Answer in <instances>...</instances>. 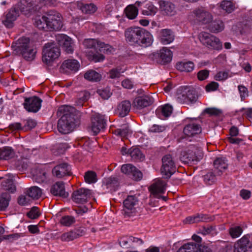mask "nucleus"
<instances>
[{"label": "nucleus", "instance_id": "f257e3e1", "mask_svg": "<svg viewBox=\"0 0 252 252\" xmlns=\"http://www.w3.org/2000/svg\"><path fill=\"white\" fill-rule=\"evenodd\" d=\"M126 40L130 45L143 48L150 46L153 43L152 34L147 31L139 27H131L125 32Z\"/></svg>", "mask_w": 252, "mask_h": 252}, {"label": "nucleus", "instance_id": "f03ea898", "mask_svg": "<svg viewBox=\"0 0 252 252\" xmlns=\"http://www.w3.org/2000/svg\"><path fill=\"white\" fill-rule=\"evenodd\" d=\"M74 107L70 106H62L60 107L58 115L61 116L58 123V129L62 134H67L71 132L74 126L75 115Z\"/></svg>", "mask_w": 252, "mask_h": 252}, {"label": "nucleus", "instance_id": "7ed1b4c3", "mask_svg": "<svg viewBox=\"0 0 252 252\" xmlns=\"http://www.w3.org/2000/svg\"><path fill=\"white\" fill-rule=\"evenodd\" d=\"M15 44L13 43L12 47L17 54L21 55L27 61H32L34 59L37 51L35 48L30 46L29 38L22 37Z\"/></svg>", "mask_w": 252, "mask_h": 252}, {"label": "nucleus", "instance_id": "20e7f679", "mask_svg": "<svg viewBox=\"0 0 252 252\" xmlns=\"http://www.w3.org/2000/svg\"><path fill=\"white\" fill-rule=\"evenodd\" d=\"M198 94L193 88L183 86L180 88L177 93V101L181 103L190 102H195L198 99Z\"/></svg>", "mask_w": 252, "mask_h": 252}, {"label": "nucleus", "instance_id": "39448f33", "mask_svg": "<svg viewBox=\"0 0 252 252\" xmlns=\"http://www.w3.org/2000/svg\"><path fill=\"white\" fill-rule=\"evenodd\" d=\"M42 55V61L49 64L59 57L60 50L55 43L49 42L43 46Z\"/></svg>", "mask_w": 252, "mask_h": 252}, {"label": "nucleus", "instance_id": "423d86ee", "mask_svg": "<svg viewBox=\"0 0 252 252\" xmlns=\"http://www.w3.org/2000/svg\"><path fill=\"white\" fill-rule=\"evenodd\" d=\"M161 174L163 178L169 179L176 171L175 162L172 156L167 154L162 158Z\"/></svg>", "mask_w": 252, "mask_h": 252}, {"label": "nucleus", "instance_id": "0eeeda50", "mask_svg": "<svg viewBox=\"0 0 252 252\" xmlns=\"http://www.w3.org/2000/svg\"><path fill=\"white\" fill-rule=\"evenodd\" d=\"M189 18L200 24H207L212 21L213 17L208 11L203 7H198L190 13Z\"/></svg>", "mask_w": 252, "mask_h": 252}, {"label": "nucleus", "instance_id": "6e6552de", "mask_svg": "<svg viewBox=\"0 0 252 252\" xmlns=\"http://www.w3.org/2000/svg\"><path fill=\"white\" fill-rule=\"evenodd\" d=\"M202 43L209 49L219 50L222 49V44L216 36L208 32H202L199 34Z\"/></svg>", "mask_w": 252, "mask_h": 252}, {"label": "nucleus", "instance_id": "1a4fd4ad", "mask_svg": "<svg viewBox=\"0 0 252 252\" xmlns=\"http://www.w3.org/2000/svg\"><path fill=\"white\" fill-rule=\"evenodd\" d=\"M150 58L158 63L164 64L171 61L172 52L166 47H163L157 52L151 54Z\"/></svg>", "mask_w": 252, "mask_h": 252}, {"label": "nucleus", "instance_id": "9d476101", "mask_svg": "<svg viewBox=\"0 0 252 252\" xmlns=\"http://www.w3.org/2000/svg\"><path fill=\"white\" fill-rule=\"evenodd\" d=\"M47 18L48 31H58L62 28V17L59 12L54 10H50L48 12Z\"/></svg>", "mask_w": 252, "mask_h": 252}, {"label": "nucleus", "instance_id": "9b49d317", "mask_svg": "<svg viewBox=\"0 0 252 252\" xmlns=\"http://www.w3.org/2000/svg\"><path fill=\"white\" fill-rule=\"evenodd\" d=\"M203 158L202 152L196 151L191 149H189L187 151L181 153L180 158V160L185 163L187 164H196Z\"/></svg>", "mask_w": 252, "mask_h": 252}, {"label": "nucleus", "instance_id": "f8f14e48", "mask_svg": "<svg viewBox=\"0 0 252 252\" xmlns=\"http://www.w3.org/2000/svg\"><path fill=\"white\" fill-rule=\"evenodd\" d=\"M22 2H19L16 6L11 8L5 16V19L3 21V24L7 28L13 27V22L19 15V11H24V7L22 6Z\"/></svg>", "mask_w": 252, "mask_h": 252}, {"label": "nucleus", "instance_id": "ddd939ff", "mask_svg": "<svg viewBox=\"0 0 252 252\" xmlns=\"http://www.w3.org/2000/svg\"><path fill=\"white\" fill-rule=\"evenodd\" d=\"M91 194V190L89 189L80 188L74 191L71 195L72 200L76 203L83 204L87 202Z\"/></svg>", "mask_w": 252, "mask_h": 252}, {"label": "nucleus", "instance_id": "4468645a", "mask_svg": "<svg viewBox=\"0 0 252 252\" xmlns=\"http://www.w3.org/2000/svg\"><path fill=\"white\" fill-rule=\"evenodd\" d=\"M106 122L104 116L100 114H95L92 117L91 129L94 135L97 134L105 128Z\"/></svg>", "mask_w": 252, "mask_h": 252}, {"label": "nucleus", "instance_id": "2eb2a0df", "mask_svg": "<svg viewBox=\"0 0 252 252\" xmlns=\"http://www.w3.org/2000/svg\"><path fill=\"white\" fill-rule=\"evenodd\" d=\"M121 170L122 173L129 176L135 181H140L142 178V173L132 164H124Z\"/></svg>", "mask_w": 252, "mask_h": 252}, {"label": "nucleus", "instance_id": "dca6fc26", "mask_svg": "<svg viewBox=\"0 0 252 252\" xmlns=\"http://www.w3.org/2000/svg\"><path fill=\"white\" fill-rule=\"evenodd\" d=\"M42 100L37 96L26 98L23 104L24 108L28 112H37L41 107Z\"/></svg>", "mask_w": 252, "mask_h": 252}, {"label": "nucleus", "instance_id": "f3484780", "mask_svg": "<svg viewBox=\"0 0 252 252\" xmlns=\"http://www.w3.org/2000/svg\"><path fill=\"white\" fill-rule=\"evenodd\" d=\"M249 235H244L234 246V252H247L252 248V242Z\"/></svg>", "mask_w": 252, "mask_h": 252}, {"label": "nucleus", "instance_id": "a211bd4d", "mask_svg": "<svg viewBox=\"0 0 252 252\" xmlns=\"http://www.w3.org/2000/svg\"><path fill=\"white\" fill-rule=\"evenodd\" d=\"M138 202V199L135 195L127 196L123 202L125 214L130 216L131 214L135 213Z\"/></svg>", "mask_w": 252, "mask_h": 252}, {"label": "nucleus", "instance_id": "6ab92c4d", "mask_svg": "<svg viewBox=\"0 0 252 252\" xmlns=\"http://www.w3.org/2000/svg\"><path fill=\"white\" fill-rule=\"evenodd\" d=\"M52 174L58 178H62L65 176H70L72 173L70 165L63 162L55 166L52 169Z\"/></svg>", "mask_w": 252, "mask_h": 252}, {"label": "nucleus", "instance_id": "aec40b11", "mask_svg": "<svg viewBox=\"0 0 252 252\" xmlns=\"http://www.w3.org/2000/svg\"><path fill=\"white\" fill-rule=\"evenodd\" d=\"M56 40L67 53L73 52V42L70 37L65 34H59L56 36Z\"/></svg>", "mask_w": 252, "mask_h": 252}, {"label": "nucleus", "instance_id": "412c9836", "mask_svg": "<svg viewBox=\"0 0 252 252\" xmlns=\"http://www.w3.org/2000/svg\"><path fill=\"white\" fill-rule=\"evenodd\" d=\"M50 192L54 196L63 198H67L69 195L68 193L65 191L64 184L63 182H57L52 186Z\"/></svg>", "mask_w": 252, "mask_h": 252}, {"label": "nucleus", "instance_id": "4be33fe9", "mask_svg": "<svg viewBox=\"0 0 252 252\" xmlns=\"http://www.w3.org/2000/svg\"><path fill=\"white\" fill-rule=\"evenodd\" d=\"M166 183L165 181L158 179L150 187L149 190L154 196L165 192L166 188Z\"/></svg>", "mask_w": 252, "mask_h": 252}, {"label": "nucleus", "instance_id": "5701e85b", "mask_svg": "<svg viewBox=\"0 0 252 252\" xmlns=\"http://www.w3.org/2000/svg\"><path fill=\"white\" fill-rule=\"evenodd\" d=\"M158 3L163 14L171 16L176 14L175 5L171 2L161 0Z\"/></svg>", "mask_w": 252, "mask_h": 252}, {"label": "nucleus", "instance_id": "b1692460", "mask_svg": "<svg viewBox=\"0 0 252 252\" xmlns=\"http://www.w3.org/2000/svg\"><path fill=\"white\" fill-rule=\"evenodd\" d=\"M153 103V98L148 95L138 96L133 101V105L138 109H142L150 105Z\"/></svg>", "mask_w": 252, "mask_h": 252}, {"label": "nucleus", "instance_id": "393cba45", "mask_svg": "<svg viewBox=\"0 0 252 252\" xmlns=\"http://www.w3.org/2000/svg\"><path fill=\"white\" fill-rule=\"evenodd\" d=\"M214 172L217 175H221L228 167V164L225 158H217L214 161Z\"/></svg>", "mask_w": 252, "mask_h": 252}, {"label": "nucleus", "instance_id": "a878e982", "mask_svg": "<svg viewBox=\"0 0 252 252\" xmlns=\"http://www.w3.org/2000/svg\"><path fill=\"white\" fill-rule=\"evenodd\" d=\"M160 41L163 44L171 43L174 39L173 32L169 29H163L160 32Z\"/></svg>", "mask_w": 252, "mask_h": 252}, {"label": "nucleus", "instance_id": "bb28decb", "mask_svg": "<svg viewBox=\"0 0 252 252\" xmlns=\"http://www.w3.org/2000/svg\"><path fill=\"white\" fill-rule=\"evenodd\" d=\"M201 132V128L199 125L189 124L187 125L184 129V133L188 136H193Z\"/></svg>", "mask_w": 252, "mask_h": 252}, {"label": "nucleus", "instance_id": "cd10ccee", "mask_svg": "<svg viewBox=\"0 0 252 252\" xmlns=\"http://www.w3.org/2000/svg\"><path fill=\"white\" fill-rule=\"evenodd\" d=\"M172 110V107L167 104L158 108L156 111V114L159 118L163 119L170 116Z\"/></svg>", "mask_w": 252, "mask_h": 252}, {"label": "nucleus", "instance_id": "c85d7f7f", "mask_svg": "<svg viewBox=\"0 0 252 252\" xmlns=\"http://www.w3.org/2000/svg\"><path fill=\"white\" fill-rule=\"evenodd\" d=\"M102 184L103 186H106V188L115 191L118 187L119 182L117 177L111 176L104 178L103 180Z\"/></svg>", "mask_w": 252, "mask_h": 252}, {"label": "nucleus", "instance_id": "c756f323", "mask_svg": "<svg viewBox=\"0 0 252 252\" xmlns=\"http://www.w3.org/2000/svg\"><path fill=\"white\" fill-rule=\"evenodd\" d=\"M79 67L80 64L79 62L74 59H68L64 61L61 66V68L63 70L67 69L74 72L77 71Z\"/></svg>", "mask_w": 252, "mask_h": 252}, {"label": "nucleus", "instance_id": "7c9ffc66", "mask_svg": "<svg viewBox=\"0 0 252 252\" xmlns=\"http://www.w3.org/2000/svg\"><path fill=\"white\" fill-rule=\"evenodd\" d=\"M131 108V103L128 100L122 101L118 106L119 116L121 117H124L126 116L130 111Z\"/></svg>", "mask_w": 252, "mask_h": 252}, {"label": "nucleus", "instance_id": "2f4dec72", "mask_svg": "<svg viewBox=\"0 0 252 252\" xmlns=\"http://www.w3.org/2000/svg\"><path fill=\"white\" fill-rule=\"evenodd\" d=\"M48 12L45 15L40 17H36L34 18V24L39 29L48 31V25H47Z\"/></svg>", "mask_w": 252, "mask_h": 252}, {"label": "nucleus", "instance_id": "473e14b6", "mask_svg": "<svg viewBox=\"0 0 252 252\" xmlns=\"http://www.w3.org/2000/svg\"><path fill=\"white\" fill-rule=\"evenodd\" d=\"M77 7L80 9L83 13L85 14L94 13L96 10V6L93 3H84L82 2H78Z\"/></svg>", "mask_w": 252, "mask_h": 252}, {"label": "nucleus", "instance_id": "72a5a7b5", "mask_svg": "<svg viewBox=\"0 0 252 252\" xmlns=\"http://www.w3.org/2000/svg\"><path fill=\"white\" fill-rule=\"evenodd\" d=\"M194 67V64L191 61L181 62L176 63V68L181 71L190 72Z\"/></svg>", "mask_w": 252, "mask_h": 252}, {"label": "nucleus", "instance_id": "f704fd0d", "mask_svg": "<svg viewBox=\"0 0 252 252\" xmlns=\"http://www.w3.org/2000/svg\"><path fill=\"white\" fill-rule=\"evenodd\" d=\"M224 24L222 21L218 20H215L209 25L208 29L212 32L218 33L224 29Z\"/></svg>", "mask_w": 252, "mask_h": 252}, {"label": "nucleus", "instance_id": "c9c22d12", "mask_svg": "<svg viewBox=\"0 0 252 252\" xmlns=\"http://www.w3.org/2000/svg\"><path fill=\"white\" fill-rule=\"evenodd\" d=\"M129 152L132 160L134 161H142L144 159V156L138 148L131 147L129 149Z\"/></svg>", "mask_w": 252, "mask_h": 252}, {"label": "nucleus", "instance_id": "e433bc0d", "mask_svg": "<svg viewBox=\"0 0 252 252\" xmlns=\"http://www.w3.org/2000/svg\"><path fill=\"white\" fill-rule=\"evenodd\" d=\"M14 152L10 147H4L0 149V159H8L14 157Z\"/></svg>", "mask_w": 252, "mask_h": 252}, {"label": "nucleus", "instance_id": "4c0bfd02", "mask_svg": "<svg viewBox=\"0 0 252 252\" xmlns=\"http://www.w3.org/2000/svg\"><path fill=\"white\" fill-rule=\"evenodd\" d=\"M84 78L89 81L98 82L100 80L101 75L95 70H89L84 74Z\"/></svg>", "mask_w": 252, "mask_h": 252}, {"label": "nucleus", "instance_id": "58836bf2", "mask_svg": "<svg viewBox=\"0 0 252 252\" xmlns=\"http://www.w3.org/2000/svg\"><path fill=\"white\" fill-rule=\"evenodd\" d=\"M197 244L194 242H189L183 245L177 252H198Z\"/></svg>", "mask_w": 252, "mask_h": 252}, {"label": "nucleus", "instance_id": "ea45409f", "mask_svg": "<svg viewBox=\"0 0 252 252\" xmlns=\"http://www.w3.org/2000/svg\"><path fill=\"white\" fill-rule=\"evenodd\" d=\"M11 196L9 193H2L0 196V210L3 211L6 209L9 205Z\"/></svg>", "mask_w": 252, "mask_h": 252}, {"label": "nucleus", "instance_id": "a19ab883", "mask_svg": "<svg viewBox=\"0 0 252 252\" xmlns=\"http://www.w3.org/2000/svg\"><path fill=\"white\" fill-rule=\"evenodd\" d=\"M125 12L128 19H134L138 14V10L133 4H130L125 8Z\"/></svg>", "mask_w": 252, "mask_h": 252}, {"label": "nucleus", "instance_id": "79ce46f5", "mask_svg": "<svg viewBox=\"0 0 252 252\" xmlns=\"http://www.w3.org/2000/svg\"><path fill=\"white\" fill-rule=\"evenodd\" d=\"M220 7L227 13L232 12L235 8L234 4L230 0H222L220 5Z\"/></svg>", "mask_w": 252, "mask_h": 252}, {"label": "nucleus", "instance_id": "37998d69", "mask_svg": "<svg viewBox=\"0 0 252 252\" xmlns=\"http://www.w3.org/2000/svg\"><path fill=\"white\" fill-rule=\"evenodd\" d=\"M27 194L29 197L33 199H38L41 196L42 191L39 188L33 186L29 189L27 190Z\"/></svg>", "mask_w": 252, "mask_h": 252}, {"label": "nucleus", "instance_id": "c03bdc74", "mask_svg": "<svg viewBox=\"0 0 252 252\" xmlns=\"http://www.w3.org/2000/svg\"><path fill=\"white\" fill-rule=\"evenodd\" d=\"M129 132V126L127 124L122 125L120 128L116 129L113 133L121 137H126Z\"/></svg>", "mask_w": 252, "mask_h": 252}, {"label": "nucleus", "instance_id": "a18cd8bd", "mask_svg": "<svg viewBox=\"0 0 252 252\" xmlns=\"http://www.w3.org/2000/svg\"><path fill=\"white\" fill-rule=\"evenodd\" d=\"M2 186L4 189L8 190L13 193L16 190V187L13 183V181L11 179H7L2 182Z\"/></svg>", "mask_w": 252, "mask_h": 252}, {"label": "nucleus", "instance_id": "49530a36", "mask_svg": "<svg viewBox=\"0 0 252 252\" xmlns=\"http://www.w3.org/2000/svg\"><path fill=\"white\" fill-rule=\"evenodd\" d=\"M100 41L94 39H85L83 42L84 46L87 48L96 49L99 47Z\"/></svg>", "mask_w": 252, "mask_h": 252}, {"label": "nucleus", "instance_id": "de8ad7c7", "mask_svg": "<svg viewBox=\"0 0 252 252\" xmlns=\"http://www.w3.org/2000/svg\"><path fill=\"white\" fill-rule=\"evenodd\" d=\"M85 181L89 184L94 183L97 181L96 173L92 171H88L84 175Z\"/></svg>", "mask_w": 252, "mask_h": 252}, {"label": "nucleus", "instance_id": "09e8293b", "mask_svg": "<svg viewBox=\"0 0 252 252\" xmlns=\"http://www.w3.org/2000/svg\"><path fill=\"white\" fill-rule=\"evenodd\" d=\"M243 232V229L240 226H235L229 229V233L233 238H236L239 237Z\"/></svg>", "mask_w": 252, "mask_h": 252}, {"label": "nucleus", "instance_id": "8fccbe9b", "mask_svg": "<svg viewBox=\"0 0 252 252\" xmlns=\"http://www.w3.org/2000/svg\"><path fill=\"white\" fill-rule=\"evenodd\" d=\"M97 93L103 99H108L112 94L110 87H106L103 89H98L97 90Z\"/></svg>", "mask_w": 252, "mask_h": 252}, {"label": "nucleus", "instance_id": "3c124183", "mask_svg": "<svg viewBox=\"0 0 252 252\" xmlns=\"http://www.w3.org/2000/svg\"><path fill=\"white\" fill-rule=\"evenodd\" d=\"M23 122L24 123V125L23 128L25 130H31L34 128L37 125L35 120L32 119L24 120Z\"/></svg>", "mask_w": 252, "mask_h": 252}, {"label": "nucleus", "instance_id": "603ef678", "mask_svg": "<svg viewBox=\"0 0 252 252\" xmlns=\"http://www.w3.org/2000/svg\"><path fill=\"white\" fill-rule=\"evenodd\" d=\"M14 166L17 170L23 172L27 169L28 164L27 161L18 160L15 161Z\"/></svg>", "mask_w": 252, "mask_h": 252}, {"label": "nucleus", "instance_id": "864d4df0", "mask_svg": "<svg viewBox=\"0 0 252 252\" xmlns=\"http://www.w3.org/2000/svg\"><path fill=\"white\" fill-rule=\"evenodd\" d=\"M75 221V218L70 216L63 217L60 220L61 224L66 226H70L72 224L74 223Z\"/></svg>", "mask_w": 252, "mask_h": 252}, {"label": "nucleus", "instance_id": "5fc2aeb1", "mask_svg": "<svg viewBox=\"0 0 252 252\" xmlns=\"http://www.w3.org/2000/svg\"><path fill=\"white\" fill-rule=\"evenodd\" d=\"M77 239L75 236V233L73 230L63 234L61 236V239L63 241L69 242Z\"/></svg>", "mask_w": 252, "mask_h": 252}, {"label": "nucleus", "instance_id": "6e6d98bb", "mask_svg": "<svg viewBox=\"0 0 252 252\" xmlns=\"http://www.w3.org/2000/svg\"><path fill=\"white\" fill-rule=\"evenodd\" d=\"M99 50L106 54H109L114 51V48L111 45L100 42L99 43Z\"/></svg>", "mask_w": 252, "mask_h": 252}, {"label": "nucleus", "instance_id": "4d7b16f0", "mask_svg": "<svg viewBox=\"0 0 252 252\" xmlns=\"http://www.w3.org/2000/svg\"><path fill=\"white\" fill-rule=\"evenodd\" d=\"M40 214L38 208L33 207L27 213V215L29 218L34 220L38 218Z\"/></svg>", "mask_w": 252, "mask_h": 252}, {"label": "nucleus", "instance_id": "13d9d810", "mask_svg": "<svg viewBox=\"0 0 252 252\" xmlns=\"http://www.w3.org/2000/svg\"><path fill=\"white\" fill-rule=\"evenodd\" d=\"M146 9L143 10L142 14L146 15H154L157 12V8L152 3L147 4Z\"/></svg>", "mask_w": 252, "mask_h": 252}, {"label": "nucleus", "instance_id": "bf43d9fd", "mask_svg": "<svg viewBox=\"0 0 252 252\" xmlns=\"http://www.w3.org/2000/svg\"><path fill=\"white\" fill-rule=\"evenodd\" d=\"M33 179L38 183H43L46 180V173L43 171H39L36 175L33 176Z\"/></svg>", "mask_w": 252, "mask_h": 252}, {"label": "nucleus", "instance_id": "052dcab7", "mask_svg": "<svg viewBox=\"0 0 252 252\" xmlns=\"http://www.w3.org/2000/svg\"><path fill=\"white\" fill-rule=\"evenodd\" d=\"M204 182L208 185H211L215 182L216 177L213 172H210L203 176Z\"/></svg>", "mask_w": 252, "mask_h": 252}, {"label": "nucleus", "instance_id": "680f3d73", "mask_svg": "<svg viewBox=\"0 0 252 252\" xmlns=\"http://www.w3.org/2000/svg\"><path fill=\"white\" fill-rule=\"evenodd\" d=\"M199 222V218L198 214L193 216H189L183 221L185 224H191L194 223H197Z\"/></svg>", "mask_w": 252, "mask_h": 252}, {"label": "nucleus", "instance_id": "e2e57ef3", "mask_svg": "<svg viewBox=\"0 0 252 252\" xmlns=\"http://www.w3.org/2000/svg\"><path fill=\"white\" fill-rule=\"evenodd\" d=\"M204 112L211 116H219L221 113V111L216 108H207L204 110Z\"/></svg>", "mask_w": 252, "mask_h": 252}, {"label": "nucleus", "instance_id": "0e129e2a", "mask_svg": "<svg viewBox=\"0 0 252 252\" xmlns=\"http://www.w3.org/2000/svg\"><path fill=\"white\" fill-rule=\"evenodd\" d=\"M166 126H164L154 125L149 129L152 132H161L166 129Z\"/></svg>", "mask_w": 252, "mask_h": 252}, {"label": "nucleus", "instance_id": "69168bd1", "mask_svg": "<svg viewBox=\"0 0 252 252\" xmlns=\"http://www.w3.org/2000/svg\"><path fill=\"white\" fill-rule=\"evenodd\" d=\"M209 71L207 69L200 70L197 73V78L200 81L206 79L209 76Z\"/></svg>", "mask_w": 252, "mask_h": 252}, {"label": "nucleus", "instance_id": "338daca9", "mask_svg": "<svg viewBox=\"0 0 252 252\" xmlns=\"http://www.w3.org/2000/svg\"><path fill=\"white\" fill-rule=\"evenodd\" d=\"M239 91L242 100H244L248 95V91L247 88L244 86L240 85L238 86Z\"/></svg>", "mask_w": 252, "mask_h": 252}, {"label": "nucleus", "instance_id": "774afa93", "mask_svg": "<svg viewBox=\"0 0 252 252\" xmlns=\"http://www.w3.org/2000/svg\"><path fill=\"white\" fill-rule=\"evenodd\" d=\"M104 58V55L98 52L94 53L91 57L92 60L95 63L102 62Z\"/></svg>", "mask_w": 252, "mask_h": 252}]
</instances>
